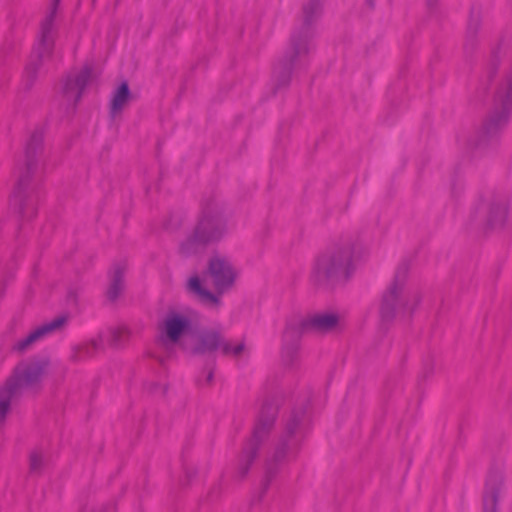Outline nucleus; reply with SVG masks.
<instances>
[{
	"instance_id": "1",
	"label": "nucleus",
	"mask_w": 512,
	"mask_h": 512,
	"mask_svg": "<svg viewBox=\"0 0 512 512\" xmlns=\"http://www.w3.org/2000/svg\"><path fill=\"white\" fill-rule=\"evenodd\" d=\"M230 217L221 198L212 196L205 200L193 231L180 244V253L192 256L221 241L229 232Z\"/></svg>"
},
{
	"instance_id": "2",
	"label": "nucleus",
	"mask_w": 512,
	"mask_h": 512,
	"mask_svg": "<svg viewBox=\"0 0 512 512\" xmlns=\"http://www.w3.org/2000/svg\"><path fill=\"white\" fill-rule=\"evenodd\" d=\"M321 11V0H308L304 4L302 25L291 35L287 51L273 70L272 79L275 92L289 85L293 67L304 60L314 49L312 24L320 17Z\"/></svg>"
},
{
	"instance_id": "3",
	"label": "nucleus",
	"mask_w": 512,
	"mask_h": 512,
	"mask_svg": "<svg viewBox=\"0 0 512 512\" xmlns=\"http://www.w3.org/2000/svg\"><path fill=\"white\" fill-rule=\"evenodd\" d=\"M43 132L35 130L25 147V163L18 170L16 185L10 200L12 209L22 220H30L37 212V194L32 182L38 169V159L42 152Z\"/></svg>"
},
{
	"instance_id": "4",
	"label": "nucleus",
	"mask_w": 512,
	"mask_h": 512,
	"mask_svg": "<svg viewBox=\"0 0 512 512\" xmlns=\"http://www.w3.org/2000/svg\"><path fill=\"white\" fill-rule=\"evenodd\" d=\"M356 246L351 241L335 245L316 259L312 280L317 285H335L346 282L355 270Z\"/></svg>"
},
{
	"instance_id": "5",
	"label": "nucleus",
	"mask_w": 512,
	"mask_h": 512,
	"mask_svg": "<svg viewBox=\"0 0 512 512\" xmlns=\"http://www.w3.org/2000/svg\"><path fill=\"white\" fill-rule=\"evenodd\" d=\"M408 274L409 264L402 262L382 296L379 312L383 322H390L397 316L409 317L419 305L420 294L406 285Z\"/></svg>"
},
{
	"instance_id": "6",
	"label": "nucleus",
	"mask_w": 512,
	"mask_h": 512,
	"mask_svg": "<svg viewBox=\"0 0 512 512\" xmlns=\"http://www.w3.org/2000/svg\"><path fill=\"white\" fill-rule=\"evenodd\" d=\"M306 418V407L294 409L286 420L284 431L276 446L271 459L266 461L265 477L262 482V494H264L274 477L279 472L280 466L298 451L303 437V427Z\"/></svg>"
},
{
	"instance_id": "7",
	"label": "nucleus",
	"mask_w": 512,
	"mask_h": 512,
	"mask_svg": "<svg viewBox=\"0 0 512 512\" xmlns=\"http://www.w3.org/2000/svg\"><path fill=\"white\" fill-rule=\"evenodd\" d=\"M208 272L216 294L204 288L198 276H193L189 279L188 290L203 304L210 307H218L221 303L220 296L232 289L238 272L230 259L222 255H214L210 258Z\"/></svg>"
},
{
	"instance_id": "8",
	"label": "nucleus",
	"mask_w": 512,
	"mask_h": 512,
	"mask_svg": "<svg viewBox=\"0 0 512 512\" xmlns=\"http://www.w3.org/2000/svg\"><path fill=\"white\" fill-rule=\"evenodd\" d=\"M279 403L275 398H267L264 400L259 415L257 417L252 437L243 447L242 453L239 458L238 476L244 478L252 463L258 455V451L264 443L276 420L278 413Z\"/></svg>"
},
{
	"instance_id": "9",
	"label": "nucleus",
	"mask_w": 512,
	"mask_h": 512,
	"mask_svg": "<svg viewBox=\"0 0 512 512\" xmlns=\"http://www.w3.org/2000/svg\"><path fill=\"white\" fill-rule=\"evenodd\" d=\"M186 349L192 355H212L220 350L224 356L239 357L245 350V343L239 342L233 345L218 330L203 329L191 336Z\"/></svg>"
},
{
	"instance_id": "10",
	"label": "nucleus",
	"mask_w": 512,
	"mask_h": 512,
	"mask_svg": "<svg viewBox=\"0 0 512 512\" xmlns=\"http://www.w3.org/2000/svg\"><path fill=\"white\" fill-rule=\"evenodd\" d=\"M60 0H54L50 13L41 23L40 36L37 45L34 47L31 59L24 72V79L28 86H31L37 78L38 71L44 62L51 56L54 46V18Z\"/></svg>"
},
{
	"instance_id": "11",
	"label": "nucleus",
	"mask_w": 512,
	"mask_h": 512,
	"mask_svg": "<svg viewBox=\"0 0 512 512\" xmlns=\"http://www.w3.org/2000/svg\"><path fill=\"white\" fill-rule=\"evenodd\" d=\"M47 359L31 360L19 363L13 374L6 380L5 386L18 396L24 389L36 391L48 369Z\"/></svg>"
},
{
	"instance_id": "12",
	"label": "nucleus",
	"mask_w": 512,
	"mask_h": 512,
	"mask_svg": "<svg viewBox=\"0 0 512 512\" xmlns=\"http://www.w3.org/2000/svg\"><path fill=\"white\" fill-rule=\"evenodd\" d=\"M509 197L505 194H492L477 206L475 217L489 229L504 227L509 213Z\"/></svg>"
},
{
	"instance_id": "13",
	"label": "nucleus",
	"mask_w": 512,
	"mask_h": 512,
	"mask_svg": "<svg viewBox=\"0 0 512 512\" xmlns=\"http://www.w3.org/2000/svg\"><path fill=\"white\" fill-rule=\"evenodd\" d=\"M91 74V67L85 66L80 71L71 72L63 78L61 93L67 105L74 107L80 101Z\"/></svg>"
},
{
	"instance_id": "14",
	"label": "nucleus",
	"mask_w": 512,
	"mask_h": 512,
	"mask_svg": "<svg viewBox=\"0 0 512 512\" xmlns=\"http://www.w3.org/2000/svg\"><path fill=\"white\" fill-rule=\"evenodd\" d=\"M190 325L191 322L187 317L178 313L168 314L160 329V343L165 347L176 344L189 330Z\"/></svg>"
},
{
	"instance_id": "15",
	"label": "nucleus",
	"mask_w": 512,
	"mask_h": 512,
	"mask_svg": "<svg viewBox=\"0 0 512 512\" xmlns=\"http://www.w3.org/2000/svg\"><path fill=\"white\" fill-rule=\"evenodd\" d=\"M66 321V317L59 316L51 320L50 322L42 324L41 326L31 331L24 338L17 340L13 344L12 350L19 354L25 353L26 351L30 350L33 344L36 343L37 341L63 328Z\"/></svg>"
},
{
	"instance_id": "16",
	"label": "nucleus",
	"mask_w": 512,
	"mask_h": 512,
	"mask_svg": "<svg viewBox=\"0 0 512 512\" xmlns=\"http://www.w3.org/2000/svg\"><path fill=\"white\" fill-rule=\"evenodd\" d=\"M310 332L305 325V318H294L287 322L283 332V356L292 362L303 334Z\"/></svg>"
},
{
	"instance_id": "17",
	"label": "nucleus",
	"mask_w": 512,
	"mask_h": 512,
	"mask_svg": "<svg viewBox=\"0 0 512 512\" xmlns=\"http://www.w3.org/2000/svg\"><path fill=\"white\" fill-rule=\"evenodd\" d=\"M340 323V316L335 312H318L305 317V325L310 332L325 334L335 331Z\"/></svg>"
},
{
	"instance_id": "18",
	"label": "nucleus",
	"mask_w": 512,
	"mask_h": 512,
	"mask_svg": "<svg viewBox=\"0 0 512 512\" xmlns=\"http://www.w3.org/2000/svg\"><path fill=\"white\" fill-rule=\"evenodd\" d=\"M503 486V479L500 475H491L485 486L483 495V512H497L499 492Z\"/></svg>"
},
{
	"instance_id": "19",
	"label": "nucleus",
	"mask_w": 512,
	"mask_h": 512,
	"mask_svg": "<svg viewBox=\"0 0 512 512\" xmlns=\"http://www.w3.org/2000/svg\"><path fill=\"white\" fill-rule=\"evenodd\" d=\"M131 99V93L126 81L114 91L110 102V116L115 118L128 105Z\"/></svg>"
},
{
	"instance_id": "20",
	"label": "nucleus",
	"mask_w": 512,
	"mask_h": 512,
	"mask_svg": "<svg viewBox=\"0 0 512 512\" xmlns=\"http://www.w3.org/2000/svg\"><path fill=\"white\" fill-rule=\"evenodd\" d=\"M125 265L117 263L113 265L110 274V283L107 290V297L110 301H115L124 289Z\"/></svg>"
},
{
	"instance_id": "21",
	"label": "nucleus",
	"mask_w": 512,
	"mask_h": 512,
	"mask_svg": "<svg viewBox=\"0 0 512 512\" xmlns=\"http://www.w3.org/2000/svg\"><path fill=\"white\" fill-rule=\"evenodd\" d=\"M101 348V339H94L90 343L74 347L70 358L75 362L82 361L84 359L92 357Z\"/></svg>"
},
{
	"instance_id": "22",
	"label": "nucleus",
	"mask_w": 512,
	"mask_h": 512,
	"mask_svg": "<svg viewBox=\"0 0 512 512\" xmlns=\"http://www.w3.org/2000/svg\"><path fill=\"white\" fill-rule=\"evenodd\" d=\"M14 397L16 396L5 385L0 387V426L6 421Z\"/></svg>"
},
{
	"instance_id": "23",
	"label": "nucleus",
	"mask_w": 512,
	"mask_h": 512,
	"mask_svg": "<svg viewBox=\"0 0 512 512\" xmlns=\"http://www.w3.org/2000/svg\"><path fill=\"white\" fill-rule=\"evenodd\" d=\"M129 331L126 327H118L110 330V344L114 347L121 346L128 338Z\"/></svg>"
},
{
	"instance_id": "24",
	"label": "nucleus",
	"mask_w": 512,
	"mask_h": 512,
	"mask_svg": "<svg viewBox=\"0 0 512 512\" xmlns=\"http://www.w3.org/2000/svg\"><path fill=\"white\" fill-rule=\"evenodd\" d=\"M43 466V454L38 451H34L30 455V471L33 473L40 472Z\"/></svg>"
},
{
	"instance_id": "25",
	"label": "nucleus",
	"mask_w": 512,
	"mask_h": 512,
	"mask_svg": "<svg viewBox=\"0 0 512 512\" xmlns=\"http://www.w3.org/2000/svg\"><path fill=\"white\" fill-rule=\"evenodd\" d=\"M479 27H480L479 13H477L475 15L474 11H472L471 16H470V20H469V24H468V30H467L468 36L469 37H475Z\"/></svg>"
},
{
	"instance_id": "26",
	"label": "nucleus",
	"mask_w": 512,
	"mask_h": 512,
	"mask_svg": "<svg viewBox=\"0 0 512 512\" xmlns=\"http://www.w3.org/2000/svg\"><path fill=\"white\" fill-rule=\"evenodd\" d=\"M195 474L196 471L194 469H187L185 472V481L183 482V485H188Z\"/></svg>"
},
{
	"instance_id": "27",
	"label": "nucleus",
	"mask_w": 512,
	"mask_h": 512,
	"mask_svg": "<svg viewBox=\"0 0 512 512\" xmlns=\"http://www.w3.org/2000/svg\"><path fill=\"white\" fill-rule=\"evenodd\" d=\"M214 379V371L213 369H209L206 373L204 384L210 385Z\"/></svg>"
},
{
	"instance_id": "28",
	"label": "nucleus",
	"mask_w": 512,
	"mask_h": 512,
	"mask_svg": "<svg viewBox=\"0 0 512 512\" xmlns=\"http://www.w3.org/2000/svg\"><path fill=\"white\" fill-rule=\"evenodd\" d=\"M159 385L156 384V383H152L150 386H149V391L152 392V393H156L157 392V389H158Z\"/></svg>"
},
{
	"instance_id": "29",
	"label": "nucleus",
	"mask_w": 512,
	"mask_h": 512,
	"mask_svg": "<svg viewBox=\"0 0 512 512\" xmlns=\"http://www.w3.org/2000/svg\"><path fill=\"white\" fill-rule=\"evenodd\" d=\"M367 2L369 3V5H370L371 7H373V6H374V2H373V0H367Z\"/></svg>"
},
{
	"instance_id": "30",
	"label": "nucleus",
	"mask_w": 512,
	"mask_h": 512,
	"mask_svg": "<svg viewBox=\"0 0 512 512\" xmlns=\"http://www.w3.org/2000/svg\"><path fill=\"white\" fill-rule=\"evenodd\" d=\"M161 393L164 395L166 393V388H163Z\"/></svg>"
}]
</instances>
